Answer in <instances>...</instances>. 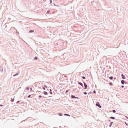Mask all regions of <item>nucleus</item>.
I'll use <instances>...</instances> for the list:
<instances>
[{
	"label": "nucleus",
	"instance_id": "23",
	"mask_svg": "<svg viewBox=\"0 0 128 128\" xmlns=\"http://www.w3.org/2000/svg\"><path fill=\"white\" fill-rule=\"evenodd\" d=\"M112 82H110L109 83V84L110 85V86H112Z\"/></svg>",
	"mask_w": 128,
	"mask_h": 128
},
{
	"label": "nucleus",
	"instance_id": "26",
	"mask_svg": "<svg viewBox=\"0 0 128 128\" xmlns=\"http://www.w3.org/2000/svg\"><path fill=\"white\" fill-rule=\"evenodd\" d=\"M84 86L87 85V84H86V83L85 82H84Z\"/></svg>",
	"mask_w": 128,
	"mask_h": 128
},
{
	"label": "nucleus",
	"instance_id": "17",
	"mask_svg": "<svg viewBox=\"0 0 128 128\" xmlns=\"http://www.w3.org/2000/svg\"><path fill=\"white\" fill-rule=\"evenodd\" d=\"M14 98H11V100H10V101L11 102H13L14 101Z\"/></svg>",
	"mask_w": 128,
	"mask_h": 128
},
{
	"label": "nucleus",
	"instance_id": "33",
	"mask_svg": "<svg viewBox=\"0 0 128 128\" xmlns=\"http://www.w3.org/2000/svg\"><path fill=\"white\" fill-rule=\"evenodd\" d=\"M20 102V101H18L17 102H16V103L17 104H18Z\"/></svg>",
	"mask_w": 128,
	"mask_h": 128
},
{
	"label": "nucleus",
	"instance_id": "1",
	"mask_svg": "<svg viewBox=\"0 0 128 128\" xmlns=\"http://www.w3.org/2000/svg\"><path fill=\"white\" fill-rule=\"evenodd\" d=\"M96 105L100 108H101L102 107V106L100 105V103L98 102L96 103Z\"/></svg>",
	"mask_w": 128,
	"mask_h": 128
},
{
	"label": "nucleus",
	"instance_id": "31",
	"mask_svg": "<svg viewBox=\"0 0 128 128\" xmlns=\"http://www.w3.org/2000/svg\"><path fill=\"white\" fill-rule=\"evenodd\" d=\"M42 96H38V97L39 98H41L42 97Z\"/></svg>",
	"mask_w": 128,
	"mask_h": 128
},
{
	"label": "nucleus",
	"instance_id": "27",
	"mask_svg": "<svg viewBox=\"0 0 128 128\" xmlns=\"http://www.w3.org/2000/svg\"><path fill=\"white\" fill-rule=\"evenodd\" d=\"M50 2V4H51L52 3V0H49Z\"/></svg>",
	"mask_w": 128,
	"mask_h": 128
},
{
	"label": "nucleus",
	"instance_id": "38",
	"mask_svg": "<svg viewBox=\"0 0 128 128\" xmlns=\"http://www.w3.org/2000/svg\"><path fill=\"white\" fill-rule=\"evenodd\" d=\"M92 93V92H90L88 93V94H90Z\"/></svg>",
	"mask_w": 128,
	"mask_h": 128
},
{
	"label": "nucleus",
	"instance_id": "9",
	"mask_svg": "<svg viewBox=\"0 0 128 128\" xmlns=\"http://www.w3.org/2000/svg\"><path fill=\"white\" fill-rule=\"evenodd\" d=\"M58 114L60 116H62L63 115L62 113H58Z\"/></svg>",
	"mask_w": 128,
	"mask_h": 128
},
{
	"label": "nucleus",
	"instance_id": "6",
	"mask_svg": "<svg viewBox=\"0 0 128 128\" xmlns=\"http://www.w3.org/2000/svg\"><path fill=\"white\" fill-rule=\"evenodd\" d=\"M113 123H114V122H110V123L109 124V127H110L112 126V124Z\"/></svg>",
	"mask_w": 128,
	"mask_h": 128
},
{
	"label": "nucleus",
	"instance_id": "2",
	"mask_svg": "<svg viewBox=\"0 0 128 128\" xmlns=\"http://www.w3.org/2000/svg\"><path fill=\"white\" fill-rule=\"evenodd\" d=\"M71 98H77L78 99H79L78 97H76V96H74V95H72L71 96Z\"/></svg>",
	"mask_w": 128,
	"mask_h": 128
},
{
	"label": "nucleus",
	"instance_id": "12",
	"mask_svg": "<svg viewBox=\"0 0 128 128\" xmlns=\"http://www.w3.org/2000/svg\"><path fill=\"white\" fill-rule=\"evenodd\" d=\"M113 78L112 76H110L109 77V79L110 80H112Z\"/></svg>",
	"mask_w": 128,
	"mask_h": 128
},
{
	"label": "nucleus",
	"instance_id": "48",
	"mask_svg": "<svg viewBox=\"0 0 128 128\" xmlns=\"http://www.w3.org/2000/svg\"><path fill=\"white\" fill-rule=\"evenodd\" d=\"M54 6H56V5H55V4H54Z\"/></svg>",
	"mask_w": 128,
	"mask_h": 128
},
{
	"label": "nucleus",
	"instance_id": "7",
	"mask_svg": "<svg viewBox=\"0 0 128 128\" xmlns=\"http://www.w3.org/2000/svg\"><path fill=\"white\" fill-rule=\"evenodd\" d=\"M34 30H30L29 31V33H31V32H34Z\"/></svg>",
	"mask_w": 128,
	"mask_h": 128
},
{
	"label": "nucleus",
	"instance_id": "40",
	"mask_svg": "<svg viewBox=\"0 0 128 128\" xmlns=\"http://www.w3.org/2000/svg\"><path fill=\"white\" fill-rule=\"evenodd\" d=\"M43 88L44 90H45V88L44 87H43Z\"/></svg>",
	"mask_w": 128,
	"mask_h": 128
},
{
	"label": "nucleus",
	"instance_id": "3",
	"mask_svg": "<svg viewBox=\"0 0 128 128\" xmlns=\"http://www.w3.org/2000/svg\"><path fill=\"white\" fill-rule=\"evenodd\" d=\"M78 82V84L81 86L83 88L84 87V86L82 83Z\"/></svg>",
	"mask_w": 128,
	"mask_h": 128
},
{
	"label": "nucleus",
	"instance_id": "18",
	"mask_svg": "<svg viewBox=\"0 0 128 128\" xmlns=\"http://www.w3.org/2000/svg\"><path fill=\"white\" fill-rule=\"evenodd\" d=\"M112 112L113 113H115L116 111L115 110H112Z\"/></svg>",
	"mask_w": 128,
	"mask_h": 128
},
{
	"label": "nucleus",
	"instance_id": "16",
	"mask_svg": "<svg viewBox=\"0 0 128 128\" xmlns=\"http://www.w3.org/2000/svg\"><path fill=\"white\" fill-rule=\"evenodd\" d=\"M38 58V57L37 56H35L34 58V60H37Z\"/></svg>",
	"mask_w": 128,
	"mask_h": 128
},
{
	"label": "nucleus",
	"instance_id": "11",
	"mask_svg": "<svg viewBox=\"0 0 128 128\" xmlns=\"http://www.w3.org/2000/svg\"><path fill=\"white\" fill-rule=\"evenodd\" d=\"M19 74V73L18 72L16 73V74H14L13 75V76H16V75H18Z\"/></svg>",
	"mask_w": 128,
	"mask_h": 128
},
{
	"label": "nucleus",
	"instance_id": "4",
	"mask_svg": "<svg viewBox=\"0 0 128 128\" xmlns=\"http://www.w3.org/2000/svg\"><path fill=\"white\" fill-rule=\"evenodd\" d=\"M121 75L122 76V78L123 79H126V77L122 73V74Z\"/></svg>",
	"mask_w": 128,
	"mask_h": 128
},
{
	"label": "nucleus",
	"instance_id": "39",
	"mask_svg": "<svg viewBox=\"0 0 128 128\" xmlns=\"http://www.w3.org/2000/svg\"><path fill=\"white\" fill-rule=\"evenodd\" d=\"M114 79L115 80L116 79V77H114Z\"/></svg>",
	"mask_w": 128,
	"mask_h": 128
},
{
	"label": "nucleus",
	"instance_id": "42",
	"mask_svg": "<svg viewBox=\"0 0 128 128\" xmlns=\"http://www.w3.org/2000/svg\"><path fill=\"white\" fill-rule=\"evenodd\" d=\"M126 118H127V119H128V117H127L126 116Z\"/></svg>",
	"mask_w": 128,
	"mask_h": 128
},
{
	"label": "nucleus",
	"instance_id": "46",
	"mask_svg": "<svg viewBox=\"0 0 128 128\" xmlns=\"http://www.w3.org/2000/svg\"><path fill=\"white\" fill-rule=\"evenodd\" d=\"M108 121L109 122H110V120H108Z\"/></svg>",
	"mask_w": 128,
	"mask_h": 128
},
{
	"label": "nucleus",
	"instance_id": "37",
	"mask_svg": "<svg viewBox=\"0 0 128 128\" xmlns=\"http://www.w3.org/2000/svg\"><path fill=\"white\" fill-rule=\"evenodd\" d=\"M3 106V105L2 104H0V106L1 107H2Z\"/></svg>",
	"mask_w": 128,
	"mask_h": 128
},
{
	"label": "nucleus",
	"instance_id": "41",
	"mask_svg": "<svg viewBox=\"0 0 128 128\" xmlns=\"http://www.w3.org/2000/svg\"><path fill=\"white\" fill-rule=\"evenodd\" d=\"M124 83L126 84H127V83L125 81V82Z\"/></svg>",
	"mask_w": 128,
	"mask_h": 128
},
{
	"label": "nucleus",
	"instance_id": "47",
	"mask_svg": "<svg viewBox=\"0 0 128 128\" xmlns=\"http://www.w3.org/2000/svg\"><path fill=\"white\" fill-rule=\"evenodd\" d=\"M16 33H19V32H16Z\"/></svg>",
	"mask_w": 128,
	"mask_h": 128
},
{
	"label": "nucleus",
	"instance_id": "36",
	"mask_svg": "<svg viewBox=\"0 0 128 128\" xmlns=\"http://www.w3.org/2000/svg\"><path fill=\"white\" fill-rule=\"evenodd\" d=\"M50 94H52V92H50Z\"/></svg>",
	"mask_w": 128,
	"mask_h": 128
},
{
	"label": "nucleus",
	"instance_id": "32",
	"mask_svg": "<svg viewBox=\"0 0 128 128\" xmlns=\"http://www.w3.org/2000/svg\"><path fill=\"white\" fill-rule=\"evenodd\" d=\"M30 92L32 91V88L31 87L30 88Z\"/></svg>",
	"mask_w": 128,
	"mask_h": 128
},
{
	"label": "nucleus",
	"instance_id": "45",
	"mask_svg": "<svg viewBox=\"0 0 128 128\" xmlns=\"http://www.w3.org/2000/svg\"><path fill=\"white\" fill-rule=\"evenodd\" d=\"M14 28V27H12L11 28Z\"/></svg>",
	"mask_w": 128,
	"mask_h": 128
},
{
	"label": "nucleus",
	"instance_id": "44",
	"mask_svg": "<svg viewBox=\"0 0 128 128\" xmlns=\"http://www.w3.org/2000/svg\"><path fill=\"white\" fill-rule=\"evenodd\" d=\"M44 86L46 87V88H47V86H46L45 85Z\"/></svg>",
	"mask_w": 128,
	"mask_h": 128
},
{
	"label": "nucleus",
	"instance_id": "35",
	"mask_svg": "<svg viewBox=\"0 0 128 128\" xmlns=\"http://www.w3.org/2000/svg\"><path fill=\"white\" fill-rule=\"evenodd\" d=\"M121 87L122 88H124V86H123V85H122L121 86Z\"/></svg>",
	"mask_w": 128,
	"mask_h": 128
},
{
	"label": "nucleus",
	"instance_id": "15",
	"mask_svg": "<svg viewBox=\"0 0 128 128\" xmlns=\"http://www.w3.org/2000/svg\"><path fill=\"white\" fill-rule=\"evenodd\" d=\"M64 116H70V115H69V114H64Z\"/></svg>",
	"mask_w": 128,
	"mask_h": 128
},
{
	"label": "nucleus",
	"instance_id": "22",
	"mask_svg": "<svg viewBox=\"0 0 128 128\" xmlns=\"http://www.w3.org/2000/svg\"><path fill=\"white\" fill-rule=\"evenodd\" d=\"M84 95H86L87 94V93L86 92H84Z\"/></svg>",
	"mask_w": 128,
	"mask_h": 128
},
{
	"label": "nucleus",
	"instance_id": "21",
	"mask_svg": "<svg viewBox=\"0 0 128 128\" xmlns=\"http://www.w3.org/2000/svg\"><path fill=\"white\" fill-rule=\"evenodd\" d=\"M82 78L83 79H86V77L84 76H83L82 77Z\"/></svg>",
	"mask_w": 128,
	"mask_h": 128
},
{
	"label": "nucleus",
	"instance_id": "5",
	"mask_svg": "<svg viewBox=\"0 0 128 128\" xmlns=\"http://www.w3.org/2000/svg\"><path fill=\"white\" fill-rule=\"evenodd\" d=\"M125 82V81H124V80H121V83L122 84H124Z\"/></svg>",
	"mask_w": 128,
	"mask_h": 128
},
{
	"label": "nucleus",
	"instance_id": "43",
	"mask_svg": "<svg viewBox=\"0 0 128 128\" xmlns=\"http://www.w3.org/2000/svg\"><path fill=\"white\" fill-rule=\"evenodd\" d=\"M50 92H51L52 91V90L51 89H50Z\"/></svg>",
	"mask_w": 128,
	"mask_h": 128
},
{
	"label": "nucleus",
	"instance_id": "8",
	"mask_svg": "<svg viewBox=\"0 0 128 128\" xmlns=\"http://www.w3.org/2000/svg\"><path fill=\"white\" fill-rule=\"evenodd\" d=\"M44 94L45 95H47L48 94V93L46 91L44 92Z\"/></svg>",
	"mask_w": 128,
	"mask_h": 128
},
{
	"label": "nucleus",
	"instance_id": "13",
	"mask_svg": "<svg viewBox=\"0 0 128 128\" xmlns=\"http://www.w3.org/2000/svg\"><path fill=\"white\" fill-rule=\"evenodd\" d=\"M3 68L0 66V72H2L3 71Z\"/></svg>",
	"mask_w": 128,
	"mask_h": 128
},
{
	"label": "nucleus",
	"instance_id": "28",
	"mask_svg": "<svg viewBox=\"0 0 128 128\" xmlns=\"http://www.w3.org/2000/svg\"><path fill=\"white\" fill-rule=\"evenodd\" d=\"M31 96V95H28V98H30Z\"/></svg>",
	"mask_w": 128,
	"mask_h": 128
},
{
	"label": "nucleus",
	"instance_id": "10",
	"mask_svg": "<svg viewBox=\"0 0 128 128\" xmlns=\"http://www.w3.org/2000/svg\"><path fill=\"white\" fill-rule=\"evenodd\" d=\"M110 118L113 120H114L115 119L114 117L113 116H111L110 117Z\"/></svg>",
	"mask_w": 128,
	"mask_h": 128
},
{
	"label": "nucleus",
	"instance_id": "19",
	"mask_svg": "<svg viewBox=\"0 0 128 128\" xmlns=\"http://www.w3.org/2000/svg\"><path fill=\"white\" fill-rule=\"evenodd\" d=\"M50 10H48L46 12V14H48L50 13Z\"/></svg>",
	"mask_w": 128,
	"mask_h": 128
},
{
	"label": "nucleus",
	"instance_id": "49",
	"mask_svg": "<svg viewBox=\"0 0 128 128\" xmlns=\"http://www.w3.org/2000/svg\"><path fill=\"white\" fill-rule=\"evenodd\" d=\"M43 0V1H45V0Z\"/></svg>",
	"mask_w": 128,
	"mask_h": 128
},
{
	"label": "nucleus",
	"instance_id": "34",
	"mask_svg": "<svg viewBox=\"0 0 128 128\" xmlns=\"http://www.w3.org/2000/svg\"><path fill=\"white\" fill-rule=\"evenodd\" d=\"M94 3V1H92L91 2V3L92 4H93Z\"/></svg>",
	"mask_w": 128,
	"mask_h": 128
},
{
	"label": "nucleus",
	"instance_id": "20",
	"mask_svg": "<svg viewBox=\"0 0 128 128\" xmlns=\"http://www.w3.org/2000/svg\"><path fill=\"white\" fill-rule=\"evenodd\" d=\"M40 92L38 91H36V93L38 94H40Z\"/></svg>",
	"mask_w": 128,
	"mask_h": 128
},
{
	"label": "nucleus",
	"instance_id": "30",
	"mask_svg": "<svg viewBox=\"0 0 128 128\" xmlns=\"http://www.w3.org/2000/svg\"><path fill=\"white\" fill-rule=\"evenodd\" d=\"M68 90H66V93H68Z\"/></svg>",
	"mask_w": 128,
	"mask_h": 128
},
{
	"label": "nucleus",
	"instance_id": "24",
	"mask_svg": "<svg viewBox=\"0 0 128 128\" xmlns=\"http://www.w3.org/2000/svg\"><path fill=\"white\" fill-rule=\"evenodd\" d=\"M29 89V87H27L26 88V90H28Z\"/></svg>",
	"mask_w": 128,
	"mask_h": 128
},
{
	"label": "nucleus",
	"instance_id": "25",
	"mask_svg": "<svg viewBox=\"0 0 128 128\" xmlns=\"http://www.w3.org/2000/svg\"><path fill=\"white\" fill-rule=\"evenodd\" d=\"M93 93L95 94L96 93V92L95 90H94L93 91Z\"/></svg>",
	"mask_w": 128,
	"mask_h": 128
},
{
	"label": "nucleus",
	"instance_id": "29",
	"mask_svg": "<svg viewBox=\"0 0 128 128\" xmlns=\"http://www.w3.org/2000/svg\"><path fill=\"white\" fill-rule=\"evenodd\" d=\"M125 123L126 125L127 126H128V124L126 122H125Z\"/></svg>",
	"mask_w": 128,
	"mask_h": 128
},
{
	"label": "nucleus",
	"instance_id": "50",
	"mask_svg": "<svg viewBox=\"0 0 128 128\" xmlns=\"http://www.w3.org/2000/svg\"><path fill=\"white\" fill-rule=\"evenodd\" d=\"M60 127H61V126H60V127H60Z\"/></svg>",
	"mask_w": 128,
	"mask_h": 128
},
{
	"label": "nucleus",
	"instance_id": "14",
	"mask_svg": "<svg viewBox=\"0 0 128 128\" xmlns=\"http://www.w3.org/2000/svg\"><path fill=\"white\" fill-rule=\"evenodd\" d=\"M84 89H86L87 88V84L86 85H84Z\"/></svg>",
	"mask_w": 128,
	"mask_h": 128
}]
</instances>
